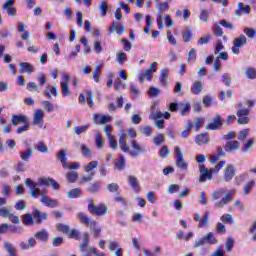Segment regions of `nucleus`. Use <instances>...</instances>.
<instances>
[{
  "label": "nucleus",
  "instance_id": "bf43d9fd",
  "mask_svg": "<svg viewBox=\"0 0 256 256\" xmlns=\"http://www.w3.org/2000/svg\"><path fill=\"white\" fill-rule=\"evenodd\" d=\"M37 151H40V153H49V148L45 143L39 142L37 145Z\"/></svg>",
  "mask_w": 256,
  "mask_h": 256
},
{
  "label": "nucleus",
  "instance_id": "f8f14e48",
  "mask_svg": "<svg viewBox=\"0 0 256 256\" xmlns=\"http://www.w3.org/2000/svg\"><path fill=\"white\" fill-rule=\"evenodd\" d=\"M233 177H235V166L232 164L227 165L224 169V181L229 183V181L233 180Z\"/></svg>",
  "mask_w": 256,
  "mask_h": 256
},
{
  "label": "nucleus",
  "instance_id": "3c124183",
  "mask_svg": "<svg viewBox=\"0 0 256 256\" xmlns=\"http://www.w3.org/2000/svg\"><path fill=\"white\" fill-rule=\"evenodd\" d=\"M159 93H161V90L157 87H150L148 90L149 97H159Z\"/></svg>",
  "mask_w": 256,
  "mask_h": 256
},
{
  "label": "nucleus",
  "instance_id": "cd10ccee",
  "mask_svg": "<svg viewBox=\"0 0 256 256\" xmlns=\"http://www.w3.org/2000/svg\"><path fill=\"white\" fill-rule=\"evenodd\" d=\"M77 219L80 221V223H84V225H92L93 221H91V218L87 216V214L80 212L77 214Z\"/></svg>",
  "mask_w": 256,
  "mask_h": 256
},
{
  "label": "nucleus",
  "instance_id": "4c0bfd02",
  "mask_svg": "<svg viewBox=\"0 0 256 256\" xmlns=\"http://www.w3.org/2000/svg\"><path fill=\"white\" fill-rule=\"evenodd\" d=\"M212 31L216 37H221L223 35V28H221V24L219 23L214 24Z\"/></svg>",
  "mask_w": 256,
  "mask_h": 256
},
{
  "label": "nucleus",
  "instance_id": "680f3d73",
  "mask_svg": "<svg viewBox=\"0 0 256 256\" xmlns=\"http://www.w3.org/2000/svg\"><path fill=\"white\" fill-rule=\"evenodd\" d=\"M128 181L131 187L136 189V187H139V182L137 181V177L135 176H128Z\"/></svg>",
  "mask_w": 256,
  "mask_h": 256
},
{
  "label": "nucleus",
  "instance_id": "412c9836",
  "mask_svg": "<svg viewBox=\"0 0 256 256\" xmlns=\"http://www.w3.org/2000/svg\"><path fill=\"white\" fill-rule=\"evenodd\" d=\"M43 93L46 97H49V99H51V97H53L52 95H54V97H57V95H59V90L55 86L48 85Z\"/></svg>",
  "mask_w": 256,
  "mask_h": 256
},
{
  "label": "nucleus",
  "instance_id": "e433bc0d",
  "mask_svg": "<svg viewBox=\"0 0 256 256\" xmlns=\"http://www.w3.org/2000/svg\"><path fill=\"white\" fill-rule=\"evenodd\" d=\"M243 31L248 39H255V36H256L255 28L245 27Z\"/></svg>",
  "mask_w": 256,
  "mask_h": 256
},
{
  "label": "nucleus",
  "instance_id": "f704fd0d",
  "mask_svg": "<svg viewBox=\"0 0 256 256\" xmlns=\"http://www.w3.org/2000/svg\"><path fill=\"white\" fill-rule=\"evenodd\" d=\"M20 157L22 159V161H29V159H31V157H33V150L28 149L26 151H22L20 152Z\"/></svg>",
  "mask_w": 256,
  "mask_h": 256
},
{
  "label": "nucleus",
  "instance_id": "a211bd4d",
  "mask_svg": "<svg viewBox=\"0 0 256 256\" xmlns=\"http://www.w3.org/2000/svg\"><path fill=\"white\" fill-rule=\"evenodd\" d=\"M19 70L18 73L23 74V73H33L35 71V68L33 65L29 64L28 62H21L19 63Z\"/></svg>",
  "mask_w": 256,
  "mask_h": 256
},
{
  "label": "nucleus",
  "instance_id": "338daca9",
  "mask_svg": "<svg viewBox=\"0 0 256 256\" xmlns=\"http://www.w3.org/2000/svg\"><path fill=\"white\" fill-rule=\"evenodd\" d=\"M50 183H51V178L42 177L38 179L39 187H41V185H50Z\"/></svg>",
  "mask_w": 256,
  "mask_h": 256
},
{
  "label": "nucleus",
  "instance_id": "a18cd8bd",
  "mask_svg": "<svg viewBox=\"0 0 256 256\" xmlns=\"http://www.w3.org/2000/svg\"><path fill=\"white\" fill-rule=\"evenodd\" d=\"M196 59H197V50H195V48H192L188 53L187 61L189 63H195Z\"/></svg>",
  "mask_w": 256,
  "mask_h": 256
},
{
  "label": "nucleus",
  "instance_id": "37998d69",
  "mask_svg": "<svg viewBox=\"0 0 256 256\" xmlns=\"http://www.w3.org/2000/svg\"><path fill=\"white\" fill-rule=\"evenodd\" d=\"M95 145L98 149H103V137L99 132H97L95 135Z\"/></svg>",
  "mask_w": 256,
  "mask_h": 256
},
{
  "label": "nucleus",
  "instance_id": "c756f323",
  "mask_svg": "<svg viewBox=\"0 0 256 256\" xmlns=\"http://www.w3.org/2000/svg\"><path fill=\"white\" fill-rule=\"evenodd\" d=\"M169 79V69H167L166 67L163 68L160 72V82L162 83V85L165 87V85H167V81Z\"/></svg>",
  "mask_w": 256,
  "mask_h": 256
},
{
  "label": "nucleus",
  "instance_id": "f03ea898",
  "mask_svg": "<svg viewBox=\"0 0 256 256\" xmlns=\"http://www.w3.org/2000/svg\"><path fill=\"white\" fill-rule=\"evenodd\" d=\"M88 211L91 215L101 217V215H107L109 208L105 204L95 205L92 200L89 201Z\"/></svg>",
  "mask_w": 256,
  "mask_h": 256
},
{
  "label": "nucleus",
  "instance_id": "ddd939ff",
  "mask_svg": "<svg viewBox=\"0 0 256 256\" xmlns=\"http://www.w3.org/2000/svg\"><path fill=\"white\" fill-rule=\"evenodd\" d=\"M119 145L120 149L123 151V153H129V146L127 145V135L125 134V131L121 130L120 131V136H119Z\"/></svg>",
  "mask_w": 256,
  "mask_h": 256
},
{
  "label": "nucleus",
  "instance_id": "20e7f679",
  "mask_svg": "<svg viewBox=\"0 0 256 256\" xmlns=\"http://www.w3.org/2000/svg\"><path fill=\"white\" fill-rule=\"evenodd\" d=\"M175 159H176V167H179L182 171H187L189 165L185 162V158L183 156V151L179 147L175 148Z\"/></svg>",
  "mask_w": 256,
  "mask_h": 256
},
{
  "label": "nucleus",
  "instance_id": "9b49d317",
  "mask_svg": "<svg viewBox=\"0 0 256 256\" xmlns=\"http://www.w3.org/2000/svg\"><path fill=\"white\" fill-rule=\"evenodd\" d=\"M0 217H7L8 219H10L11 223H15V224L21 223V220L6 208L0 209Z\"/></svg>",
  "mask_w": 256,
  "mask_h": 256
},
{
  "label": "nucleus",
  "instance_id": "6e6552de",
  "mask_svg": "<svg viewBox=\"0 0 256 256\" xmlns=\"http://www.w3.org/2000/svg\"><path fill=\"white\" fill-rule=\"evenodd\" d=\"M199 173L200 177L198 179L199 183H205V181H211L212 176L211 173L209 172V169L205 167V165H200L199 166Z\"/></svg>",
  "mask_w": 256,
  "mask_h": 256
},
{
  "label": "nucleus",
  "instance_id": "5701e85b",
  "mask_svg": "<svg viewBox=\"0 0 256 256\" xmlns=\"http://www.w3.org/2000/svg\"><path fill=\"white\" fill-rule=\"evenodd\" d=\"M195 141L200 147H202V145H207L209 143V134H199L196 136Z\"/></svg>",
  "mask_w": 256,
  "mask_h": 256
},
{
  "label": "nucleus",
  "instance_id": "6ab92c4d",
  "mask_svg": "<svg viewBox=\"0 0 256 256\" xmlns=\"http://www.w3.org/2000/svg\"><path fill=\"white\" fill-rule=\"evenodd\" d=\"M11 123L12 125H14V127H17V125H19V123H29V120L27 119V116L25 115H13L12 119H11Z\"/></svg>",
  "mask_w": 256,
  "mask_h": 256
},
{
  "label": "nucleus",
  "instance_id": "423d86ee",
  "mask_svg": "<svg viewBox=\"0 0 256 256\" xmlns=\"http://www.w3.org/2000/svg\"><path fill=\"white\" fill-rule=\"evenodd\" d=\"M80 251L81 253H87L93 255H97V249L89 246V236L87 234H84L83 242L80 245Z\"/></svg>",
  "mask_w": 256,
  "mask_h": 256
},
{
  "label": "nucleus",
  "instance_id": "7ed1b4c3",
  "mask_svg": "<svg viewBox=\"0 0 256 256\" xmlns=\"http://www.w3.org/2000/svg\"><path fill=\"white\" fill-rule=\"evenodd\" d=\"M245 45H247V37L244 34L234 38L231 48L233 55H239L241 47H245Z\"/></svg>",
  "mask_w": 256,
  "mask_h": 256
},
{
  "label": "nucleus",
  "instance_id": "8fccbe9b",
  "mask_svg": "<svg viewBox=\"0 0 256 256\" xmlns=\"http://www.w3.org/2000/svg\"><path fill=\"white\" fill-rule=\"evenodd\" d=\"M108 142L110 144L111 149H114V151H117V149H119V144L117 143L115 136H109Z\"/></svg>",
  "mask_w": 256,
  "mask_h": 256
},
{
  "label": "nucleus",
  "instance_id": "2f4dec72",
  "mask_svg": "<svg viewBox=\"0 0 256 256\" xmlns=\"http://www.w3.org/2000/svg\"><path fill=\"white\" fill-rule=\"evenodd\" d=\"M191 91L192 93H194V95H199V93L203 91V82L201 81L194 82L192 85Z\"/></svg>",
  "mask_w": 256,
  "mask_h": 256
},
{
  "label": "nucleus",
  "instance_id": "09e8293b",
  "mask_svg": "<svg viewBox=\"0 0 256 256\" xmlns=\"http://www.w3.org/2000/svg\"><path fill=\"white\" fill-rule=\"evenodd\" d=\"M99 189H100L99 182H94L92 184H89V186L87 187V191H89V193H97Z\"/></svg>",
  "mask_w": 256,
  "mask_h": 256
},
{
  "label": "nucleus",
  "instance_id": "473e14b6",
  "mask_svg": "<svg viewBox=\"0 0 256 256\" xmlns=\"http://www.w3.org/2000/svg\"><path fill=\"white\" fill-rule=\"evenodd\" d=\"M66 179L68 183H75L79 179V173L77 171H70L66 173Z\"/></svg>",
  "mask_w": 256,
  "mask_h": 256
},
{
  "label": "nucleus",
  "instance_id": "ea45409f",
  "mask_svg": "<svg viewBox=\"0 0 256 256\" xmlns=\"http://www.w3.org/2000/svg\"><path fill=\"white\" fill-rule=\"evenodd\" d=\"M253 145H255V141L253 140V138L248 139L242 147L243 153H249V149L253 148Z\"/></svg>",
  "mask_w": 256,
  "mask_h": 256
},
{
  "label": "nucleus",
  "instance_id": "c85d7f7f",
  "mask_svg": "<svg viewBox=\"0 0 256 256\" xmlns=\"http://www.w3.org/2000/svg\"><path fill=\"white\" fill-rule=\"evenodd\" d=\"M34 237L38 241H43L45 243L47 241V239H49V233L47 232V230H41V231L37 232L34 235Z\"/></svg>",
  "mask_w": 256,
  "mask_h": 256
},
{
  "label": "nucleus",
  "instance_id": "a878e982",
  "mask_svg": "<svg viewBox=\"0 0 256 256\" xmlns=\"http://www.w3.org/2000/svg\"><path fill=\"white\" fill-rule=\"evenodd\" d=\"M81 193V188H74L66 193V197H68V199H77L78 197H81Z\"/></svg>",
  "mask_w": 256,
  "mask_h": 256
},
{
  "label": "nucleus",
  "instance_id": "1a4fd4ad",
  "mask_svg": "<svg viewBox=\"0 0 256 256\" xmlns=\"http://www.w3.org/2000/svg\"><path fill=\"white\" fill-rule=\"evenodd\" d=\"M223 123V118L219 115H216L215 118H213L211 122L206 125V129H210V131H216V129H219Z\"/></svg>",
  "mask_w": 256,
  "mask_h": 256
},
{
  "label": "nucleus",
  "instance_id": "7c9ffc66",
  "mask_svg": "<svg viewBox=\"0 0 256 256\" xmlns=\"http://www.w3.org/2000/svg\"><path fill=\"white\" fill-rule=\"evenodd\" d=\"M114 169L117 171H123L125 169V157L120 156L114 163Z\"/></svg>",
  "mask_w": 256,
  "mask_h": 256
},
{
  "label": "nucleus",
  "instance_id": "e2e57ef3",
  "mask_svg": "<svg viewBox=\"0 0 256 256\" xmlns=\"http://www.w3.org/2000/svg\"><path fill=\"white\" fill-rule=\"evenodd\" d=\"M223 223H234L233 216L231 214H224L221 217Z\"/></svg>",
  "mask_w": 256,
  "mask_h": 256
},
{
  "label": "nucleus",
  "instance_id": "b1692460",
  "mask_svg": "<svg viewBox=\"0 0 256 256\" xmlns=\"http://www.w3.org/2000/svg\"><path fill=\"white\" fill-rule=\"evenodd\" d=\"M33 216L36 218L37 223H43L49 217V214L46 212L42 213L39 210H34L33 211Z\"/></svg>",
  "mask_w": 256,
  "mask_h": 256
},
{
  "label": "nucleus",
  "instance_id": "4d7b16f0",
  "mask_svg": "<svg viewBox=\"0 0 256 256\" xmlns=\"http://www.w3.org/2000/svg\"><path fill=\"white\" fill-rule=\"evenodd\" d=\"M170 154L171 151H169V148L167 146H162L160 150V157H162V159H165L166 157H169Z\"/></svg>",
  "mask_w": 256,
  "mask_h": 256
},
{
  "label": "nucleus",
  "instance_id": "bb28decb",
  "mask_svg": "<svg viewBox=\"0 0 256 256\" xmlns=\"http://www.w3.org/2000/svg\"><path fill=\"white\" fill-rule=\"evenodd\" d=\"M110 31L113 33V31H117L118 35H123L125 32V26L123 24H117V22H113L110 26Z\"/></svg>",
  "mask_w": 256,
  "mask_h": 256
},
{
  "label": "nucleus",
  "instance_id": "f257e3e1",
  "mask_svg": "<svg viewBox=\"0 0 256 256\" xmlns=\"http://www.w3.org/2000/svg\"><path fill=\"white\" fill-rule=\"evenodd\" d=\"M245 104L248 106V108H240L237 112V123L239 125H247L249 123V113L251 112V107L255 105V101L253 100H247Z\"/></svg>",
  "mask_w": 256,
  "mask_h": 256
},
{
  "label": "nucleus",
  "instance_id": "603ef678",
  "mask_svg": "<svg viewBox=\"0 0 256 256\" xmlns=\"http://www.w3.org/2000/svg\"><path fill=\"white\" fill-rule=\"evenodd\" d=\"M224 194H225V190L224 189H220V190L214 191L212 193L213 201H217V199H221Z\"/></svg>",
  "mask_w": 256,
  "mask_h": 256
},
{
  "label": "nucleus",
  "instance_id": "aec40b11",
  "mask_svg": "<svg viewBox=\"0 0 256 256\" xmlns=\"http://www.w3.org/2000/svg\"><path fill=\"white\" fill-rule=\"evenodd\" d=\"M178 110L180 111V115H182V117H185V115H189V113H191V103H180L178 106Z\"/></svg>",
  "mask_w": 256,
  "mask_h": 256
},
{
  "label": "nucleus",
  "instance_id": "9d476101",
  "mask_svg": "<svg viewBox=\"0 0 256 256\" xmlns=\"http://www.w3.org/2000/svg\"><path fill=\"white\" fill-rule=\"evenodd\" d=\"M93 121L95 125H105V123H111L112 118L109 115L94 114Z\"/></svg>",
  "mask_w": 256,
  "mask_h": 256
},
{
  "label": "nucleus",
  "instance_id": "4468645a",
  "mask_svg": "<svg viewBox=\"0 0 256 256\" xmlns=\"http://www.w3.org/2000/svg\"><path fill=\"white\" fill-rule=\"evenodd\" d=\"M239 141L237 140H229L226 142L224 149L226 153H233L235 151H239Z\"/></svg>",
  "mask_w": 256,
  "mask_h": 256
},
{
  "label": "nucleus",
  "instance_id": "39448f33",
  "mask_svg": "<svg viewBox=\"0 0 256 256\" xmlns=\"http://www.w3.org/2000/svg\"><path fill=\"white\" fill-rule=\"evenodd\" d=\"M43 117H45V112L41 109L35 110L32 125L38 126L40 129H45V123L43 122Z\"/></svg>",
  "mask_w": 256,
  "mask_h": 256
},
{
  "label": "nucleus",
  "instance_id": "0e129e2a",
  "mask_svg": "<svg viewBox=\"0 0 256 256\" xmlns=\"http://www.w3.org/2000/svg\"><path fill=\"white\" fill-rule=\"evenodd\" d=\"M223 49H225V46H223V42L221 40H218L216 42V46H215V49H214L215 55H218V53L220 51H223Z\"/></svg>",
  "mask_w": 256,
  "mask_h": 256
},
{
  "label": "nucleus",
  "instance_id": "49530a36",
  "mask_svg": "<svg viewBox=\"0 0 256 256\" xmlns=\"http://www.w3.org/2000/svg\"><path fill=\"white\" fill-rule=\"evenodd\" d=\"M97 165H99V162L97 161H91L89 162L85 167H84V171L86 173H91V171H93V169H95L97 167Z\"/></svg>",
  "mask_w": 256,
  "mask_h": 256
},
{
  "label": "nucleus",
  "instance_id": "864d4df0",
  "mask_svg": "<svg viewBox=\"0 0 256 256\" xmlns=\"http://www.w3.org/2000/svg\"><path fill=\"white\" fill-rule=\"evenodd\" d=\"M57 231H60L61 233H65L66 235H69V225L67 224H58L56 226Z\"/></svg>",
  "mask_w": 256,
  "mask_h": 256
},
{
  "label": "nucleus",
  "instance_id": "6e6d98bb",
  "mask_svg": "<svg viewBox=\"0 0 256 256\" xmlns=\"http://www.w3.org/2000/svg\"><path fill=\"white\" fill-rule=\"evenodd\" d=\"M223 83L226 85V87H231V74L224 73L222 75Z\"/></svg>",
  "mask_w": 256,
  "mask_h": 256
},
{
  "label": "nucleus",
  "instance_id": "052dcab7",
  "mask_svg": "<svg viewBox=\"0 0 256 256\" xmlns=\"http://www.w3.org/2000/svg\"><path fill=\"white\" fill-rule=\"evenodd\" d=\"M153 142L155 145H161V143H165V136L163 134H159L156 137L153 138Z\"/></svg>",
  "mask_w": 256,
  "mask_h": 256
},
{
  "label": "nucleus",
  "instance_id": "a19ab883",
  "mask_svg": "<svg viewBox=\"0 0 256 256\" xmlns=\"http://www.w3.org/2000/svg\"><path fill=\"white\" fill-rule=\"evenodd\" d=\"M244 74L246 75V77L248 79H256V70H255V68L247 67Z\"/></svg>",
  "mask_w": 256,
  "mask_h": 256
},
{
  "label": "nucleus",
  "instance_id": "393cba45",
  "mask_svg": "<svg viewBox=\"0 0 256 256\" xmlns=\"http://www.w3.org/2000/svg\"><path fill=\"white\" fill-rule=\"evenodd\" d=\"M233 199L229 195H224V197L215 203L216 209H221L222 207H225V205H228V203H231Z\"/></svg>",
  "mask_w": 256,
  "mask_h": 256
},
{
  "label": "nucleus",
  "instance_id": "79ce46f5",
  "mask_svg": "<svg viewBox=\"0 0 256 256\" xmlns=\"http://www.w3.org/2000/svg\"><path fill=\"white\" fill-rule=\"evenodd\" d=\"M255 187V180H251L244 185V195H249L251 189Z\"/></svg>",
  "mask_w": 256,
  "mask_h": 256
},
{
  "label": "nucleus",
  "instance_id": "2eb2a0df",
  "mask_svg": "<svg viewBox=\"0 0 256 256\" xmlns=\"http://www.w3.org/2000/svg\"><path fill=\"white\" fill-rule=\"evenodd\" d=\"M131 147L132 149L135 150V151H130L131 157H139V153H145V151H147L145 147L139 145L135 140L131 142Z\"/></svg>",
  "mask_w": 256,
  "mask_h": 256
},
{
  "label": "nucleus",
  "instance_id": "5fc2aeb1",
  "mask_svg": "<svg viewBox=\"0 0 256 256\" xmlns=\"http://www.w3.org/2000/svg\"><path fill=\"white\" fill-rule=\"evenodd\" d=\"M87 129H89L88 124H86L84 126H77L74 128V131H75L76 135H81V133H85V131H87Z\"/></svg>",
  "mask_w": 256,
  "mask_h": 256
},
{
  "label": "nucleus",
  "instance_id": "69168bd1",
  "mask_svg": "<svg viewBox=\"0 0 256 256\" xmlns=\"http://www.w3.org/2000/svg\"><path fill=\"white\" fill-rule=\"evenodd\" d=\"M99 9H100L101 16L105 17L107 15V9H108L107 3L101 2L99 5Z\"/></svg>",
  "mask_w": 256,
  "mask_h": 256
},
{
  "label": "nucleus",
  "instance_id": "72a5a7b5",
  "mask_svg": "<svg viewBox=\"0 0 256 256\" xmlns=\"http://www.w3.org/2000/svg\"><path fill=\"white\" fill-rule=\"evenodd\" d=\"M60 88L64 97H67L71 93V90L69 89V82H61Z\"/></svg>",
  "mask_w": 256,
  "mask_h": 256
},
{
  "label": "nucleus",
  "instance_id": "dca6fc26",
  "mask_svg": "<svg viewBox=\"0 0 256 256\" xmlns=\"http://www.w3.org/2000/svg\"><path fill=\"white\" fill-rule=\"evenodd\" d=\"M40 203L45 205V207H51L52 209L59 207V200L51 199L49 196L40 198Z\"/></svg>",
  "mask_w": 256,
  "mask_h": 256
},
{
  "label": "nucleus",
  "instance_id": "58836bf2",
  "mask_svg": "<svg viewBox=\"0 0 256 256\" xmlns=\"http://www.w3.org/2000/svg\"><path fill=\"white\" fill-rule=\"evenodd\" d=\"M149 119H152L153 121L163 119V113L159 109L152 111L149 115Z\"/></svg>",
  "mask_w": 256,
  "mask_h": 256
},
{
  "label": "nucleus",
  "instance_id": "0eeeda50",
  "mask_svg": "<svg viewBox=\"0 0 256 256\" xmlns=\"http://www.w3.org/2000/svg\"><path fill=\"white\" fill-rule=\"evenodd\" d=\"M207 243H210L211 245H215V243H217V239L213 237V233L211 232L204 236L202 239L195 242L194 247H201L203 245H207Z\"/></svg>",
  "mask_w": 256,
  "mask_h": 256
},
{
  "label": "nucleus",
  "instance_id": "de8ad7c7",
  "mask_svg": "<svg viewBox=\"0 0 256 256\" xmlns=\"http://www.w3.org/2000/svg\"><path fill=\"white\" fill-rule=\"evenodd\" d=\"M25 185H28V187L30 188V191H35V189H39L37 187H39V182H32L31 178H27L25 180Z\"/></svg>",
  "mask_w": 256,
  "mask_h": 256
},
{
  "label": "nucleus",
  "instance_id": "f3484780",
  "mask_svg": "<svg viewBox=\"0 0 256 256\" xmlns=\"http://www.w3.org/2000/svg\"><path fill=\"white\" fill-rule=\"evenodd\" d=\"M14 3L15 1H7L2 6V9H4L10 17H15V15H17V10L13 7Z\"/></svg>",
  "mask_w": 256,
  "mask_h": 256
},
{
  "label": "nucleus",
  "instance_id": "c9c22d12",
  "mask_svg": "<svg viewBox=\"0 0 256 256\" xmlns=\"http://www.w3.org/2000/svg\"><path fill=\"white\" fill-rule=\"evenodd\" d=\"M22 222L25 225H34L35 224V220L33 219V216L31 214H24L22 216Z\"/></svg>",
  "mask_w": 256,
  "mask_h": 256
},
{
  "label": "nucleus",
  "instance_id": "c03bdc74",
  "mask_svg": "<svg viewBox=\"0 0 256 256\" xmlns=\"http://www.w3.org/2000/svg\"><path fill=\"white\" fill-rule=\"evenodd\" d=\"M116 59H117L119 65H123V63H125V61H127V54L125 52H118L116 54Z\"/></svg>",
  "mask_w": 256,
  "mask_h": 256
},
{
  "label": "nucleus",
  "instance_id": "13d9d810",
  "mask_svg": "<svg viewBox=\"0 0 256 256\" xmlns=\"http://www.w3.org/2000/svg\"><path fill=\"white\" fill-rule=\"evenodd\" d=\"M42 105L44 106L45 111H47L48 113L55 111V108L53 107V105L47 100L43 101Z\"/></svg>",
  "mask_w": 256,
  "mask_h": 256
},
{
  "label": "nucleus",
  "instance_id": "774afa93",
  "mask_svg": "<svg viewBox=\"0 0 256 256\" xmlns=\"http://www.w3.org/2000/svg\"><path fill=\"white\" fill-rule=\"evenodd\" d=\"M146 199H147V201H149V203H155V201H156L155 192L149 191V192L146 194Z\"/></svg>",
  "mask_w": 256,
  "mask_h": 256
},
{
  "label": "nucleus",
  "instance_id": "4be33fe9",
  "mask_svg": "<svg viewBox=\"0 0 256 256\" xmlns=\"http://www.w3.org/2000/svg\"><path fill=\"white\" fill-rule=\"evenodd\" d=\"M56 157L60 161L63 169L67 168V152L61 149L59 153L56 154Z\"/></svg>",
  "mask_w": 256,
  "mask_h": 256
}]
</instances>
